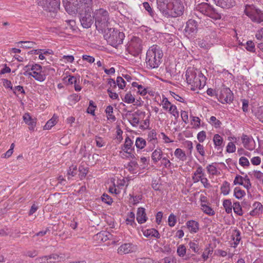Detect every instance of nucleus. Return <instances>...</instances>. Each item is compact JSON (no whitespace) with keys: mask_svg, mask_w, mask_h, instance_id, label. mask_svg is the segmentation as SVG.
Masks as SVG:
<instances>
[{"mask_svg":"<svg viewBox=\"0 0 263 263\" xmlns=\"http://www.w3.org/2000/svg\"><path fill=\"white\" fill-rule=\"evenodd\" d=\"M209 122L212 125H214L216 128L220 127L221 124V122L217 119L214 116L211 117Z\"/></svg>","mask_w":263,"mask_h":263,"instance_id":"nucleus-46","label":"nucleus"},{"mask_svg":"<svg viewBox=\"0 0 263 263\" xmlns=\"http://www.w3.org/2000/svg\"><path fill=\"white\" fill-rule=\"evenodd\" d=\"M174 155L176 158L181 161H185L186 159L185 152L181 148H177L174 152Z\"/></svg>","mask_w":263,"mask_h":263,"instance_id":"nucleus-28","label":"nucleus"},{"mask_svg":"<svg viewBox=\"0 0 263 263\" xmlns=\"http://www.w3.org/2000/svg\"><path fill=\"white\" fill-rule=\"evenodd\" d=\"M190 248L192 249L195 253L198 252L199 250V246L197 243V241L190 242L189 243Z\"/></svg>","mask_w":263,"mask_h":263,"instance_id":"nucleus-52","label":"nucleus"},{"mask_svg":"<svg viewBox=\"0 0 263 263\" xmlns=\"http://www.w3.org/2000/svg\"><path fill=\"white\" fill-rule=\"evenodd\" d=\"M235 150L236 147L235 144L232 142H229L227 146V152L231 153L234 152Z\"/></svg>","mask_w":263,"mask_h":263,"instance_id":"nucleus-60","label":"nucleus"},{"mask_svg":"<svg viewBox=\"0 0 263 263\" xmlns=\"http://www.w3.org/2000/svg\"><path fill=\"white\" fill-rule=\"evenodd\" d=\"M257 10L258 9H256L253 5H246L244 12L249 17L251 15V13H256Z\"/></svg>","mask_w":263,"mask_h":263,"instance_id":"nucleus-27","label":"nucleus"},{"mask_svg":"<svg viewBox=\"0 0 263 263\" xmlns=\"http://www.w3.org/2000/svg\"><path fill=\"white\" fill-rule=\"evenodd\" d=\"M184 30L185 33L189 35L196 33L197 30V22L194 20H189L186 22V25Z\"/></svg>","mask_w":263,"mask_h":263,"instance_id":"nucleus-10","label":"nucleus"},{"mask_svg":"<svg viewBox=\"0 0 263 263\" xmlns=\"http://www.w3.org/2000/svg\"><path fill=\"white\" fill-rule=\"evenodd\" d=\"M57 123L56 118H54L53 117L48 121L44 126V129L47 130L50 129L52 126H53Z\"/></svg>","mask_w":263,"mask_h":263,"instance_id":"nucleus-42","label":"nucleus"},{"mask_svg":"<svg viewBox=\"0 0 263 263\" xmlns=\"http://www.w3.org/2000/svg\"><path fill=\"white\" fill-rule=\"evenodd\" d=\"M143 234L146 237L149 236L154 237L157 238H159L160 237V235L159 232L155 229L146 230L143 232Z\"/></svg>","mask_w":263,"mask_h":263,"instance_id":"nucleus-23","label":"nucleus"},{"mask_svg":"<svg viewBox=\"0 0 263 263\" xmlns=\"http://www.w3.org/2000/svg\"><path fill=\"white\" fill-rule=\"evenodd\" d=\"M135 246L130 243H124L121 245L118 250L119 252L124 254H128L131 252H133L135 250Z\"/></svg>","mask_w":263,"mask_h":263,"instance_id":"nucleus-17","label":"nucleus"},{"mask_svg":"<svg viewBox=\"0 0 263 263\" xmlns=\"http://www.w3.org/2000/svg\"><path fill=\"white\" fill-rule=\"evenodd\" d=\"M233 208L234 213H235L236 214L239 216L242 215V211L239 202H234L233 205Z\"/></svg>","mask_w":263,"mask_h":263,"instance_id":"nucleus-36","label":"nucleus"},{"mask_svg":"<svg viewBox=\"0 0 263 263\" xmlns=\"http://www.w3.org/2000/svg\"><path fill=\"white\" fill-rule=\"evenodd\" d=\"M197 175H201V176H204V172L203 171L202 167L200 165H199L197 167L196 171L194 173V174H193V176H196Z\"/></svg>","mask_w":263,"mask_h":263,"instance_id":"nucleus-64","label":"nucleus"},{"mask_svg":"<svg viewBox=\"0 0 263 263\" xmlns=\"http://www.w3.org/2000/svg\"><path fill=\"white\" fill-rule=\"evenodd\" d=\"M162 107L164 109L167 110L169 108V107L171 106V103L168 100L167 98L166 97H164L162 99Z\"/></svg>","mask_w":263,"mask_h":263,"instance_id":"nucleus-55","label":"nucleus"},{"mask_svg":"<svg viewBox=\"0 0 263 263\" xmlns=\"http://www.w3.org/2000/svg\"><path fill=\"white\" fill-rule=\"evenodd\" d=\"M172 0H157L158 8L164 15Z\"/></svg>","mask_w":263,"mask_h":263,"instance_id":"nucleus-14","label":"nucleus"},{"mask_svg":"<svg viewBox=\"0 0 263 263\" xmlns=\"http://www.w3.org/2000/svg\"><path fill=\"white\" fill-rule=\"evenodd\" d=\"M217 6L222 8L229 9L235 5L233 0H213Z\"/></svg>","mask_w":263,"mask_h":263,"instance_id":"nucleus-15","label":"nucleus"},{"mask_svg":"<svg viewBox=\"0 0 263 263\" xmlns=\"http://www.w3.org/2000/svg\"><path fill=\"white\" fill-rule=\"evenodd\" d=\"M39 4L49 11H54L60 9V0H40Z\"/></svg>","mask_w":263,"mask_h":263,"instance_id":"nucleus-9","label":"nucleus"},{"mask_svg":"<svg viewBox=\"0 0 263 263\" xmlns=\"http://www.w3.org/2000/svg\"><path fill=\"white\" fill-rule=\"evenodd\" d=\"M124 101L127 103H132L135 101V98L130 93L126 94L124 97Z\"/></svg>","mask_w":263,"mask_h":263,"instance_id":"nucleus-53","label":"nucleus"},{"mask_svg":"<svg viewBox=\"0 0 263 263\" xmlns=\"http://www.w3.org/2000/svg\"><path fill=\"white\" fill-rule=\"evenodd\" d=\"M116 83L119 88L120 89H123L125 86V82L121 77H118L117 78Z\"/></svg>","mask_w":263,"mask_h":263,"instance_id":"nucleus-51","label":"nucleus"},{"mask_svg":"<svg viewBox=\"0 0 263 263\" xmlns=\"http://www.w3.org/2000/svg\"><path fill=\"white\" fill-rule=\"evenodd\" d=\"M185 76L187 83L191 85L192 89L194 90L201 89L206 84V79L200 72L197 73L195 71L187 70Z\"/></svg>","mask_w":263,"mask_h":263,"instance_id":"nucleus-3","label":"nucleus"},{"mask_svg":"<svg viewBox=\"0 0 263 263\" xmlns=\"http://www.w3.org/2000/svg\"><path fill=\"white\" fill-rule=\"evenodd\" d=\"M249 17L253 22L260 23L263 22V13L258 9L256 13H251V15Z\"/></svg>","mask_w":263,"mask_h":263,"instance_id":"nucleus-20","label":"nucleus"},{"mask_svg":"<svg viewBox=\"0 0 263 263\" xmlns=\"http://www.w3.org/2000/svg\"><path fill=\"white\" fill-rule=\"evenodd\" d=\"M129 50L130 52H133L134 56L138 55L142 51V41L139 37H134L129 43Z\"/></svg>","mask_w":263,"mask_h":263,"instance_id":"nucleus-8","label":"nucleus"},{"mask_svg":"<svg viewBox=\"0 0 263 263\" xmlns=\"http://www.w3.org/2000/svg\"><path fill=\"white\" fill-rule=\"evenodd\" d=\"M36 263H48V256H43L42 257H37L35 259Z\"/></svg>","mask_w":263,"mask_h":263,"instance_id":"nucleus-58","label":"nucleus"},{"mask_svg":"<svg viewBox=\"0 0 263 263\" xmlns=\"http://www.w3.org/2000/svg\"><path fill=\"white\" fill-rule=\"evenodd\" d=\"M197 10L201 13L210 17L214 20H219L221 18L222 13L219 9L214 8L206 3H201L196 7Z\"/></svg>","mask_w":263,"mask_h":263,"instance_id":"nucleus-6","label":"nucleus"},{"mask_svg":"<svg viewBox=\"0 0 263 263\" xmlns=\"http://www.w3.org/2000/svg\"><path fill=\"white\" fill-rule=\"evenodd\" d=\"M23 120L28 125L29 129L30 130H33L36 126V119L32 118L28 113H25L23 116Z\"/></svg>","mask_w":263,"mask_h":263,"instance_id":"nucleus-16","label":"nucleus"},{"mask_svg":"<svg viewBox=\"0 0 263 263\" xmlns=\"http://www.w3.org/2000/svg\"><path fill=\"white\" fill-rule=\"evenodd\" d=\"M201 209L204 213L209 215L212 216L215 214V212L214 210L211 207L206 205L205 204H201Z\"/></svg>","mask_w":263,"mask_h":263,"instance_id":"nucleus-33","label":"nucleus"},{"mask_svg":"<svg viewBox=\"0 0 263 263\" xmlns=\"http://www.w3.org/2000/svg\"><path fill=\"white\" fill-rule=\"evenodd\" d=\"M126 223L133 226L135 223V214L133 212H129L127 215V217L126 219Z\"/></svg>","mask_w":263,"mask_h":263,"instance_id":"nucleus-41","label":"nucleus"},{"mask_svg":"<svg viewBox=\"0 0 263 263\" xmlns=\"http://www.w3.org/2000/svg\"><path fill=\"white\" fill-rule=\"evenodd\" d=\"M254 209L250 212V215L252 216H255L262 212V204L259 202H255L253 204Z\"/></svg>","mask_w":263,"mask_h":263,"instance_id":"nucleus-24","label":"nucleus"},{"mask_svg":"<svg viewBox=\"0 0 263 263\" xmlns=\"http://www.w3.org/2000/svg\"><path fill=\"white\" fill-rule=\"evenodd\" d=\"M95 25L98 31L105 30L109 24L110 17L108 12L103 8L95 10L94 12Z\"/></svg>","mask_w":263,"mask_h":263,"instance_id":"nucleus-5","label":"nucleus"},{"mask_svg":"<svg viewBox=\"0 0 263 263\" xmlns=\"http://www.w3.org/2000/svg\"><path fill=\"white\" fill-rule=\"evenodd\" d=\"M206 170L209 174L212 175H216L218 174V171L216 166L214 163L209 164L206 166Z\"/></svg>","mask_w":263,"mask_h":263,"instance_id":"nucleus-37","label":"nucleus"},{"mask_svg":"<svg viewBox=\"0 0 263 263\" xmlns=\"http://www.w3.org/2000/svg\"><path fill=\"white\" fill-rule=\"evenodd\" d=\"M163 152L161 148H157L153 152L151 158L154 163H157L162 158Z\"/></svg>","mask_w":263,"mask_h":263,"instance_id":"nucleus-19","label":"nucleus"},{"mask_svg":"<svg viewBox=\"0 0 263 263\" xmlns=\"http://www.w3.org/2000/svg\"><path fill=\"white\" fill-rule=\"evenodd\" d=\"M138 167V164L136 161H130L126 166V168L128 170L129 172L132 173H136V171L137 170Z\"/></svg>","mask_w":263,"mask_h":263,"instance_id":"nucleus-26","label":"nucleus"},{"mask_svg":"<svg viewBox=\"0 0 263 263\" xmlns=\"http://www.w3.org/2000/svg\"><path fill=\"white\" fill-rule=\"evenodd\" d=\"M197 139L200 142H203L206 138V133L204 131L200 132L197 134Z\"/></svg>","mask_w":263,"mask_h":263,"instance_id":"nucleus-59","label":"nucleus"},{"mask_svg":"<svg viewBox=\"0 0 263 263\" xmlns=\"http://www.w3.org/2000/svg\"><path fill=\"white\" fill-rule=\"evenodd\" d=\"M66 11L69 13H79L80 21L85 28H89L93 23L94 15L91 16L92 0H63Z\"/></svg>","mask_w":263,"mask_h":263,"instance_id":"nucleus-1","label":"nucleus"},{"mask_svg":"<svg viewBox=\"0 0 263 263\" xmlns=\"http://www.w3.org/2000/svg\"><path fill=\"white\" fill-rule=\"evenodd\" d=\"M147 220L145 209L143 208H139L137 213V220L139 223H144Z\"/></svg>","mask_w":263,"mask_h":263,"instance_id":"nucleus-18","label":"nucleus"},{"mask_svg":"<svg viewBox=\"0 0 263 263\" xmlns=\"http://www.w3.org/2000/svg\"><path fill=\"white\" fill-rule=\"evenodd\" d=\"M244 146L249 149L252 150L254 148V141L252 137L246 135H243L241 138Z\"/></svg>","mask_w":263,"mask_h":263,"instance_id":"nucleus-13","label":"nucleus"},{"mask_svg":"<svg viewBox=\"0 0 263 263\" xmlns=\"http://www.w3.org/2000/svg\"><path fill=\"white\" fill-rule=\"evenodd\" d=\"M133 145V142L130 139L129 137H127L125 138V142L122 147V150L125 153H127V151L131 149Z\"/></svg>","mask_w":263,"mask_h":263,"instance_id":"nucleus-29","label":"nucleus"},{"mask_svg":"<svg viewBox=\"0 0 263 263\" xmlns=\"http://www.w3.org/2000/svg\"><path fill=\"white\" fill-rule=\"evenodd\" d=\"M220 98L221 100V102L223 101L226 103H230L233 100V94L231 90L229 88H224L221 91Z\"/></svg>","mask_w":263,"mask_h":263,"instance_id":"nucleus-12","label":"nucleus"},{"mask_svg":"<svg viewBox=\"0 0 263 263\" xmlns=\"http://www.w3.org/2000/svg\"><path fill=\"white\" fill-rule=\"evenodd\" d=\"M125 37L123 32L115 28H108L104 30V37L108 43L113 47H116L122 44Z\"/></svg>","mask_w":263,"mask_h":263,"instance_id":"nucleus-4","label":"nucleus"},{"mask_svg":"<svg viewBox=\"0 0 263 263\" xmlns=\"http://www.w3.org/2000/svg\"><path fill=\"white\" fill-rule=\"evenodd\" d=\"M129 121L133 126H137L139 123V119L138 117H135L134 115L133 114Z\"/></svg>","mask_w":263,"mask_h":263,"instance_id":"nucleus-56","label":"nucleus"},{"mask_svg":"<svg viewBox=\"0 0 263 263\" xmlns=\"http://www.w3.org/2000/svg\"><path fill=\"white\" fill-rule=\"evenodd\" d=\"M223 206L228 214L232 212L233 205L230 199H225L223 201Z\"/></svg>","mask_w":263,"mask_h":263,"instance_id":"nucleus-31","label":"nucleus"},{"mask_svg":"<svg viewBox=\"0 0 263 263\" xmlns=\"http://www.w3.org/2000/svg\"><path fill=\"white\" fill-rule=\"evenodd\" d=\"M48 261L50 263H54L55 262H59L61 260V258L58 255L56 254H53L48 256Z\"/></svg>","mask_w":263,"mask_h":263,"instance_id":"nucleus-45","label":"nucleus"},{"mask_svg":"<svg viewBox=\"0 0 263 263\" xmlns=\"http://www.w3.org/2000/svg\"><path fill=\"white\" fill-rule=\"evenodd\" d=\"M239 164L242 166H249L250 163L247 158L241 157L239 159Z\"/></svg>","mask_w":263,"mask_h":263,"instance_id":"nucleus-62","label":"nucleus"},{"mask_svg":"<svg viewBox=\"0 0 263 263\" xmlns=\"http://www.w3.org/2000/svg\"><path fill=\"white\" fill-rule=\"evenodd\" d=\"M169 112L175 118H177L179 117V112L177 109V107L174 105H171L168 108Z\"/></svg>","mask_w":263,"mask_h":263,"instance_id":"nucleus-43","label":"nucleus"},{"mask_svg":"<svg viewBox=\"0 0 263 263\" xmlns=\"http://www.w3.org/2000/svg\"><path fill=\"white\" fill-rule=\"evenodd\" d=\"M245 194V192L241 190L239 187H236L234 189V196L237 199H241Z\"/></svg>","mask_w":263,"mask_h":263,"instance_id":"nucleus-38","label":"nucleus"},{"mask_svg":"<svg viewBox=\"0 0 263 263\" xmlns=\"http://www.w3.org/2000/svg\"><path fill=\"white\" fill-rule=\"evenodd\" d=\"M31 77L40 82H42L46 79V75L45 74L42 73V72H37L36 71H33L32 72Z\"/></svg>","mask_w":263,"mask_h":263,"instance_id":"nucleus-30","label":"nucleus"},{"mask_svg":"<svg viewBox=\"0 0 263 263\" xmlns=\"http://www.w3.org/2000/svg\"><path fill=\"white\" fill-rule=\"evenodd\" d=\"M215 147L218 149L224 146L223 138L219 134H215L213 139Z\"/></svg>","mask_w":263,"mask_h":263,"instance_id":"nucleus-21","label":"nucleus"},{"mask_svg":"<svg viewBox=\"0 0 263 263\" xmlns=\"http://www.w3.org/2000/svg\"><path fill=\"white\" fill-rule=\"evenodd\" d=\"M234 235L235 236L233 238L234 240H235L234 247H236L237 246V245L239 243V242L241 239L240 232H239V230H235L234 233Z\"/></svg>","mask_w":263,"mask_h":263,"instance_id":"nucleus-44","label":"nucleus"},{"mask_svg":"<svg viewBox=\"0 0 263 263\" xmlns=\"http://www.w3.org/2000/svg\"><path fill=\"white\" fill-rule=\"evenodd\" d=\"M113 107L111 105L107 106L105 112L107 114V119L114 122L116 120V117L113 115Z\"/></svg>","mask_w":263,"mask_h":263,"instance_id":"nucleus-25","label":"nucleus"},{"mask_svg":"<svg viewBox=\"0 0 263 263\" xmlns=\"http://www.w3.org/2000/svg\"><path fill=\"white\" fill-rule=\"evenodd\" d=\"M186 249L184 245L179 246L177 250L178 255L180 257H183L186 253Z\"/></svg>","mask_w":263,"mask_h":263,"instance_id":"nucleus-47","label":"nucleus"},{"mask_svg":"<svg viewBox=\"0 0 263 263\" xmlns=\"http://www.w3.org/2000/svg\"><path fill=\"white\" fill-rule=\"evenodd\" d=\"M161 164L164 168H170L171 167V162L166 157H162Z\"/></svg>","mask_w":263,"mask_h":263,"instance_id":"nucleus-57","label":"nucleus"},{"mask_svg":"<svg viewBox=\"0 0 263 263\" xmlns=\"http://www.w3.org/2000/svg\"><path fill=\"white\" fill-rule=\"evenodd\" d=\"M176 221L177 220L176 216L173 214H170L168 218V222L169 226L171 227H174L176 223Z\"/></svg>","mask_w":263,"mask_h":263,"instance_id":"nucleus-50","label":"nucleus"},{"mask_svg":"<svg viewBox=\"0 0 263 263\" xmlns=\"http://www.w3.org/2000/svg\"><path fill=\"white\" fill-rule=\"evenodd\" d=\"M135 145L138 149H143L146 145V141L142 138L138 137L136 140Z\"/></svg>","mask_w":263,"mask_h":263,"instance_id":"nucleus-32","label":"nucleus"},{"mask_svg":"<svg viewBox=\"0 0 263 263\" xmlns=\"http://www.w3.org/2000/svg\"><path fill=\"white\" fill-rule=\"evenodd\" d=\"M234 184L243 185V177L240 175H236L234 181Z\"/></svg>","mask_w":263,"mask_h":263,"instance_id":"nucleus-61","label":"nucleus"},{"mask_svg":"<svg viewBox=\"0 0 263 263\" xmlns=\"http://www.w3.org/2000/svg\"><path fill=\"white\" fill-rule=\"evenodd\" d=\"M18 44H22L21 47L27 49L33 48L35 45L34 42L29 41H20L18 42Z\"/></svg>","mask_w":263,"mask_h":263,"instance_id":"nucleus-40","label":"nucleus"},{"mask_svg":"<svg viewBox=\"0 0 263 263\" xmlns=\"http://www.w3.org/2000/svg\"><path fill=\"white\" fill-rule=\"evenodd\" d=\"M186 226L191 233H196L199 230L198 222L193 220L188 221Z\"/></svg>","mask_w":263,"mask_h":263,"instance_id":"nucleus-22","label":"nucleus"},{"mask_svg":"<svg viewBox=\"0 0 263 263\" xmlns=\"http://www.w3.org/2000/svg\"><path fill=\"white\" fill-rule=\"evenodd\" d=\"M196 149L197 152L202 156H204L205 155L204 148L202 145L198 143L196 145Z\"/></svg>","mask_w":263,"mask_h":263,"instance_id":"nucleus-63","label":"nucleus"},{"mask_svg":"<svg viewBox=\"0 0 263 263\" xmlns=\"http://www.w3.org/2000/svg\"><path fill=\"white\" fill-rule=\"evenodd\" d=\"M132 86L137 87L138 89V92L142 96H145L147 93L146 89L141 85L138 84L136 82L132 83Z\"/></svg>","mask_w":263,"mask_h":263,"instance_id":"nucleus-34","label":"nucleus"},{"mask_svg":"<svg viewBox=\"0 0 263 263\" xmlns=\"http://www.w3.org/2000/svg\"><path fill=\"white\" fill-rule=\"evenodd\" d=\"M243 186L249 190L251 187V183L250 180V179L248 177L247 175H246L244 177H243Z\"/></svg>","mask_w":263,"mask_h":263,"instance_id":"nucleus-49","label":"nucleus"},{"mask_svg":"<svg viewBox=\"0 0 263 263\" xmlns=\"http://www.w3.org/2000/svg\"><path fill=\"white\" fill-rule=\"evenodd\" d=\"M163 53L160 47L157 45L151 46L147 51L146 63L147 67L156 68L160 65Z\"/></svg>","mask_w":263,"mask_h":263,"instance_id":"nucleus-2","label":"nucleus"},{"mask_svg":"<svg viewBox=\"0 0 263 263\" xmlns=\"http://www.w3.org/2000/svg\"><path fill=\"white\" fill-rule=\"evenodd\" d=\"M147 140L153 144L157 143V133L155 130L153 129L149 132Z\"/></svg>","mask_w":263,"mask_h":263,"instance_id":"nucleus-35","label":"nucleus"},{"mask_svg":"<svg viewBox=\"0 0 263 263\" xmlns=\"http://www.w3.org/2000/svg\"><path fill=\"white\" fill-rule=\"evenodd\" d=\"M230 190V184L228 182L224 181L221 187V193L226 195L229 193Z\"/></svg>","mask_w":263,"mask_h":263,"instance_id":"nucleus-39","label":"nucleus"},{"mask_svg":"<svg viewBox=\"0 0 263 263\" xmlns=\"http://www.w3.org/2000/svg\"><path fill=\"white\" fill-rule=\"evenodd\" d=\"M101 198L103 202L107 203L108 205H110L112 203V198L105 193H104L102 195Z\"/></svg>","mask_w":263,"mask_h":263,"instance_id":"nucleus-48","label":"nucleus"},{"mask_svg":"<svg viewBox=\"0 0 263 263\" xmlns=\"http://www.w3.org/2000/svg\"><path fill=\"white\" fill-rule=\"evenodd\" d=\"M184 6L181 0H172L164 16L176 17L182 14Z\"/></svg>","mask_w":263,"mask_h":263,"instance_id":"nucleus-7","label":"nucleus"},{"mask_svg":"<svg viewBox=\"0 0 263 263\" xmlns=\"http://www.w3.org/2000/svg\"><path fill=\"white\" fill-rule=\"evenodd\" d=\"M246 49L248 51L250 52H254L255 51V45L254 43L251 41H249L246 43Z\"/></svg>","mask_w":263,"mask_h":263,"instance_id":"nucleus-54","label":"nucleus"},{"mask_svg":"<svg viewBox=\"0 0 263 263\" xmlns=\"http://www.w3.org/2000/svg\"><path fill=\"white\" fill-rule=\"evenodd\" d=\"M112 236V235L109 232L102 231L95 235L94 239L97 240L98 243H101L111 239Z\"/></svg>","mask_w":263,"mask_h":263,"instance_id":"nucleus-11","label":"nucleus"}]
</instances>
